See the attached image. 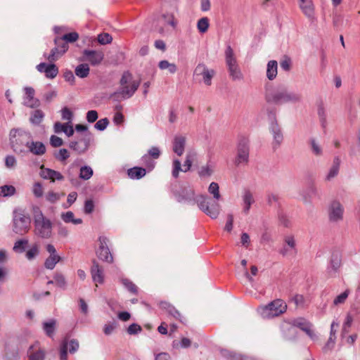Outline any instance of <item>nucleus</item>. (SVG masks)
Here are the masks:
<instances>
[{
	"label": "nucleus",
	"mask_w": 360,
	"mask_h": 360,
	"mask_svg": "<svg viewBox=\"0 0 360 360\" xmlns=\"http://www.w3.org/2000/svg\"><path fill=\"white\" fill-rule=\"evenodd\" d=\"M174 195L179 202L197 203L199 209L212 219L217 218L219 214L221 206L218 202L206 195L195 197L194 191L190 186L181 188L174 192Z\"/></svg>",
	"instance_id": "f257e3e1"
},
{
	"label": "nucleus",
	"mask_w": 360,
	"mask_h": 360,
	"mask_svg": "<svg viewBox=\"0 0 360 360\" xmlns=\"http://www.w3.org/2000/svg\"><path fill=\"white\" fill-rule=\"evenodd\" d=\"M265 99L267 103L281 105L285 103H296L301 101L300 94L290 91L284 86H279L275 89H266Z\"/></svg>",
	"instance_id": "f03ea898"
},
{
	"label": "nucleus",
	"mask_w": 360,
	"mask_h": 360,
	"mask_svg": "<svg viewBox=\"0 0 360 360\" xmlns=\"http://www.w3.org/2000/svg\"><path fill=\"white\" fill-rule=\"evenodd\" d=\"M133 76L129 71H125L120 81L121 87L110 95L114 101H120L131 98L138 89L140 81H133Z\"/></svg>",
	"instance_id": "7ed1b4c3"
},
{
	"label": "nucleus",
	"mask_w": 360,
	"mask_h": 360,
	"mask_svg": "<svg viewBox=\"0 0 360 360\" xmlns=\"http://www.w3.org/2000/svg\"><path fill=\"white\" fill-rule=\"evenodd\" d=\"M32 136L30 131L20 129H13L10 131V142L13 151L18 154H26Z\"/></svg>",
	"instance_id": "20e7f679"
},
{
	"label": "nucleus",
	"mask_w": 360,
	"mask_h": 360,
	"mask_svg": "<svg viewBox=\"0 0 360 360\" xmlns=\"http://www.w3.org/2000/svg\"><path fill=\"white\" fill-rule=\"evenodd\" d=\"M32 214L35 234L42 238H49L52 236V223L46 218L38 206L32 207Z\"/></svg>",
	"instance_id": "39448f33"
},
{
	"label": "nucleus",
	"mask_w": 360,
	"mask_h": 360,
	"mask_svg": "<svg viewBox=\"0 0 360 360\" xmlns=\"http://www.w3.org/2000/svg\"><path fill=\"white\" fill-rule=\"evenodd\" d=\"M78 39L79 34L75 32L65 34L62 37H56L54 39V43L56 45H58L61 50L58 52V49H52L50 54L46 56V59L51 63L57 60L68 51L69 48L68 42L73 43Z\"/></svg>",
	"instance_id": "423d86ee"
},
{
	"label": "nucleus",
	"mask_w": 360,
	"mask_h": 360,
	"mask_svg": "<svg viewBox=\"0 0 360 360\" xmlns=\"http://www.w3.org/2000/svg\"><path fill=\"white\" fill-rule=\"evenodd\" d=\"M13 231L19 235L28 232L31 226V219L23 211H15L13 219Z\"/></svg>",
	"instance_id": "0eeeda50"
},
{
	"label": "nucleus",
	"mask_w": 360,
	"mask_h": 360,
	"mask_svg": "<svg viewBox=\"0 0 360 360\" xmlns=\"http://www.w3.org/2000/svg\"><path fill=\"white\" fill-rule=\"evenodd\" d=\"M286 309L285 302L281 299H277L261 307V314L264 318L270 319L283 314Z\"/></svg>",
	"instance_id": "6e6552de"
},
{
	"label": "nucleus",
	"mask_w": 360,
	"mask_h": 360,
	"mask_svg": "<svg viewBox=\"0 0 360 360\" xmlns=\"http://www.w3.org/2000/svg\"><path fill=\"white\" fill-rule=\"evenodd\" d=\"M344 207L338 200L332 201L328 209L330 222L338 223L343 219Z\"/></svg>",
	"instance_id": "1a4fd4ad"
},
{
	"label": "nucleus",
	"mask_w": 360,
	"mask_h": 360,
	"mask_svg": "<svg viewBox=\"0 0 360 360\" xmlns=\"http://www.w3.org/2000/svg\"><path fill=\"white\" fill-rule=\"evenodd\" d=\"M99 247L96 250L97 257L103 262L112 263L113 257L108 246V238L105 236H100L98 238Z\"/></svg>",
	"instance_id": "9d476101"
},
{
	"label": "nucleus",
	"mask_w": 360,
	"mask_h": 360,
	"mask_svg": "<svg viewBox=\"0 0 360 360\" xmlns=\"http://www.w3.org/2000/svg\"><path fill=\"white\" fill-rule=\"evenodd\" d=\"M215 71L213 69H209L204 63H199L195 68L193 77H202V81L207 86L212 84V79L215 75Z\"/></svg>",
	"instance_id": "9b49d317"
},
{
	"label": "nucleus",
	"mask_w": 360,
	"mask_h": 360,
	"mask_svg": "<svg viewBox=\"0 0 360 360\" xmlns=\"http://www.w3.org/2000/svg\"><path fill=\"white\" fill-rule=\"evenodd\" d=\"M269 117L271 120L269 129L274 137V148L278 147L283 140V136L281 127L276 121L275 112H269Z\"/></svg>",
	"instance_id": "f8f14e48"
},
{
	"label": "nucleus",
	"mask_w": 360,
	"mask_h": 360,
	"mask_svg": "<svg viewBox=\"0 0 360 360\" xmlns=\"http://www.w3.org/2000/svg\"><path fill=\"white\" fill-rule=\"evenodd\" d=\"M249 159V143L248 140L243 138L239 141L237 148V157L236 164H246Z\"/></svg>",
	"instance_id": "ddd939ff"
},
{
	"label": "nucleus",
	"mask_w": 360,
	"mask_h": 360,
	"mask_svg": "<svg viewBox=\"0 0 360 360\" xmlns=\"http://www.w3.org/2000/svg\"><path fill=\"white\" fill-rule=\"evenodd\" d=\"M104 54L102 51L88 50L83 51V60H86L93 66L99 65L103 60Z\"/></svg>",
	"instance_id": "4468645a"
},
{
	"label": "nucleus",
	"mask_w": 360,
	"mask_h": 360,
	"mask_svg": "<svg viewBox=\"0 0 360 360\" xmlns=\"http://www.w3.org/2000/svg\"><path fill=\"white\" fill-rule=\"evenodd\" d=\"M292 326L300 328L311 339L315 340L316 336L312 330V324L304 318H297L292 321Z\"/></svg>",
	"instance_id": "2eb2a0df"
},
{
	"label": "nucleus",
	"mask_w": 360,
	"mask_h": 360,
	"mask_svg": "<svg viewBox=\"0 0 360 360\" xmlns=\"http://www.w3.org/2000/svg\"><path fill=\"white\" fill-rule=\"evenodd\" d=\"M24 90L25 92L24 105L31 108H37L40 106V101L34 98V89L32 87L27 86Z\"/></svg>",
	"instance_id": "dca6fc26"
},
{
	"label": "nucleus",
	"mask_w": 360,
	"mask_h": 360,
	"mask_svg": "<svg viewBox=\"0 0 360 360\" xmlns=\"http://www.w3.org/2000/svg\"><path fill=\"white\" fill-rule=\"evenodd\" d=\"M192 165V158L191 155H187L186 160L184 164V169H181V164L179 160H174L173 161V170H172V176L174 178H177L179 176V173L180 171L184 172H188Z\"/></svg>",
	"instance_id": "f3484780"
},
{
	"label": "nucleus",
	"mask_w": 360,
	"mask_h": 360,
	"mask_svg": "<svg viewBox=\"0 0 360 360\" xmlns=\"http://www.w3.org/2000/svg\"><path fill=\"white\" fill-rule=\"evenodd\" d=\"M91 274L92 280L95 283L102 284L104 282V270L95 259L92 262L91 267Z\"/></svg>",
	"instance_id": "a211bd4d"
},
{
	"label": "nucleus",
	"mask_w": 360,
	"mask_h": 360,
	"mask_svg": "<svg viewBox=\"0 0 360 360\" xmlns=\"http://www.w3.org/2000/svg\"><path fill=\"white\" fill-rule=\"evenodd\" d=\"M41 176L45 179H50L51 181L54 182L56 180L63 181L64 179V176L58 171L45 168L44 165L41 167Z\"/></svg>",
	"instance_id": "6ab92c4d"
},
{
	"label": "nucleus",
	"mask_w": 360,
	"mask_h": 360,
	"mask_svg": "<svg viewBox=\"0 0 360 360\" xmlns=\"http://www.w3.org/2000/svg\"><path fill=\"white\" fill-rule=\"evenodd\" d=\"M27 150V153H30L37 156H41L46 152L45 145L41 141H34L33 139H32Z\"/></svg>",
	"instance_id": "aec40b11"
},
{
	"label": "nucleus",
	"mask_w": 360,
	"mask_h": 360,
	"mask_svg": "<svg viewBox=\"0 0 360 360\" xmlns=\"http://www.w3.org/2000/svg\"><path fill=\"white\" fill-rule=\"evenodd\" d=\"M299 6L308 18H314V6L311 0H299Z\"/></svg>",
	"instance_id": "412c9836"
},
{
	"label": "nucleus",
	"mask_w": 360,
	"mask_h": 360,
	"mask_svg": "<svg viewBox=\"0 0 360 360\" xmlns=\"http://www.w3.org/2000/svg\"><path fill=\"white\" fill-rule=\"evenodd\" d=\"M158 306L161 309L165 311L169 316H172L174 319L181 321V314L169 302H166V301H160L158 303Z\"/></svg>",
	"instance_id": "4be33fe9"
},
{
	"label": "nucleus",
	"mask_w": 360,
	"mask_h": 360,
	"mask_svg": "<svg viewBox=\"0 0 360 360\" xmlns=\"http://www.w3.org/2000/svg\"><path fill=\"white\" fill-rule=\"evenodd\" d=\"M186 145V137L181 135L176 136L173 141V151L179 156L183 155Z\"/></svg>",
	"instance_id": "5701e85b"
},
{
	"label": "nucleus",
	"mask_w": 360,
	"mask_h": 360,
	"mask_svg": "<svg viewBox=\"0 0 360 360\" xmlns=\"http://www.w3.org/2000/svg\"><path fill=\"white\" fill-rule=\"evenodd\" d=\"M341 266V257L338 252L333 253L330 259V266L328 268V274L334 276Z\"/></svg>",
	"instance_id": "b1692460"
},
{
	"label": "nucleus",
	"mask_w": 360,
	"mask_h": 360,
	"mask_svg": "<svg viewBox=\"0 0 360 360\" xmlns=\"http://www.w3.org/2000/svg\"><path fill=\"white\" fill-rule=\"evenodd\" d=\"M19 350L16 346L6 345L4 360H19Z\"/></svg>",
	"instance_id": "393cba45"
},
{
	"label": "nucleus",
	"mask_w": 360,
	"mask_h": 360,
	"mask_svg": "<svg viewBox=\"0 0 360 360\" xmlns=\"http://www.w3.org/2000/svg\"><path fill=\"white\" fill-rule=\"evenodd\" d=\"M54 131L56 133L64 132L68 137L71 136L74 134L73 127L69 125V123L62 124L57 122L54 124Z\"/></svg>",
	"instance_id": "a878e982"
},
{
	"label": "nucleus",
	"mask_w": 360,
	"mask_h": 360,
	"mask_svg": "<svg viewBox=\"0 0 360 360\" xmlns=\"http://www.w3.org/2000/svg\"><path fill=\"white\" fill-rule=\"evenodd\" d=\"M146 174V171L143 167H134L127 170L128 176L132 179H140Z\"/></svg>",
	"instance_id": "bb28decb"
},
{
	"label": "nucleus",
	"mask_w": 360,
	"mask_h": 360,
	"mask_svg": "<svg viewBox=\"0 0 360 360\" xmlns=\"http://www.w3.org/2000/svg\"><path fill=\"white\" fill-rule=\"evenodd\" d=\"M278 63L276 60H270L267 63L266 77L269 80H273L277 75Z\"/></svg>",
	"instance_id": "cd10ccee"
},
{
	"label": "nucleus",
	"mask_w": 360,
	"mask_h": 360,
	"mask_svg": "<svg viewBox=\"0 0 360 360\" xmlns=\"http://www.w3.org/2000/svg\"><path fill=\"white\" fill-rule=\"evenodd\" d=\"M56 321L55 319H50L48 321L43 323V330L46 335L52 338L54 335L56 330Z\"/></svg>",
	"instance_id": "c85d7f7f"
},
{
	"label": "nucleus",
	"mask_w": 360,
	"mask_h": 360,
	"mask_svg": "<svg viewBox=\"0 0 360 360\" xmlns=\"http://www.w3.org/2000/svg\"><path fill=\"white\" fill-rule=\"evenodd\" d=\"M61 259V257L58 255L56 253L53 255H49V256L46 259L44 262V266L47 269H53L56 264L59 262Z\"/></svg>",
	"instance_id": "c756f323"
},
{
	"label": "nucleus",
	"mask_w": 360,
	"mask_h": 360,
	"mask_svg": "<svg viewBox=\"0 0 360 360\" xmlns=\"http://www.w3.org/2000/svg\"><path fill=\"white\" fill-rule=\"evenodd\" d=\"M243 212L245 214H248L249 212V210L250 209L251 205L255 202L252 194L250 191H245L243 197Z\"/></svg>",
	"instance_id": "7c9ffc66"
},
{
	"label": "nucleus",
	"mask_w": 360,
	"mask_h": 360,
	"mask_svg": "<svg viewBox=\"0 0 360 360\" xmlns=\"http://www.w3.org/2000/svg\"><path fill=\"white\" fill-rule=\"evenodd\" d=\"M226 63L228 68L238 65L236 58L234 56L233 51L230 46H229L225 51Z\"/></svg>",
	"instance_id": "2f4dec72"
},
{
	"label": "nucleus",
	"mask_w": 360,
	"mask_h": 360,
	"mask_svg": "<svg viewBox=\"0 0 360 360\" xmlns=\"http://www.w3.org/2000/svg\"><path fill=\"white\" fill-rule=\"evenodd\" d=\"M61 219L65 223H72L73 224H80L82 223V219H75L74 213L71 211L63 212L61 214Z\"/></svg>",
	"instance_id": "473e14b6"
},
{
	"label": "nucleus",
	"mask_w": 360,
	"mask_h": 360,
	"mask_svg": "<svg viewBox=\"0 0 360 360\" xmlns=\"http://www.w3.org/2000/svg\"><path fill=\"white\" fill-rule=\"evenodd\" d=\"M89 67L86 63H82L77 65L75 70V75L80 78H85L89 74Z\"/></svg>",
	"instance_id": "72a5a7b5"
},
{
	"label": "nucleus",
	"mask_w": 360,
	"mask_h": 360,
	"mask_svg": "<svg viewBox=\"0 0 360 360\" xmlns=\"http://www.w3.org/2000/svg\"><path fill=\"white\" fill-rule=\"evenodd\" d=\"M340 160L338 158H335L333 160V163L332 167H330L328 175L326 176V179L330 181L331 179L336 176L339 172Z\"/></svg>",
	"instance_id": "f704fd0d"
},
{
	"label": "nucleus",
	"mask_w": 360,
	"mask_h": 360,
	"mask_svg": "<svg viewBox=\"0 0 360 360\" xmlns=\"http://www.w3.org/2000/svg\"><path fill=\"white\" fill-rule=\"evenodd\" d=\"M229 76L233 81L241 80L243 78V75L238 67V65L232 66L228 68Z\"/></svg>",
	"instance_id": "c9c22d12"
},
{
	"label": "nucleus",
	"mask_w": 360,
	"mask_h": 360,
	"mask_svg": "<svg viewBox=\"0 0 360 360\" xmlns=\"http://www.w3.org/2000/svg\"><path fill=\"white\" fill-rule=\"evenodd\" d=\"M158 67L161 70L167 69L169 73L174 74L176 72L177 68L174 63H170L168 60H163L159 62Z\"/></svg>",
	"instance_id": "e433bc0d"
},
{
	"label": "nucleus",
	"mask_w": 360,
	"mask_h": 360,
	"mask_svg": "<svg viewBox=\"0 0 360 360\" xmlns=\"http://www.w3.org/2000/svg\"><path fill=\"white\" fill-rule=\"evenodd\" d=\"M44 113L41 110H35L31 114L30 121L34 124H39L43 120Z\"/></svg>",
	"instance_id": "4c0bfd02"
},
{
	"label": "nucleus",
	"mask_w": 360,
	"mask_h": 360,
	"mask_svg": "<svg viewBox=\"0 0 360 360\" xmlns=\"http://www.w3.org/2000/svg\"><path fill=\"white\" fill-rule=\"evenodd\" d=\"M94 174L92 168L89 166H82L79 170V178L83 180H89Z\"/></svg>",
	"instance_id": "58836bf2"
},
{
	"label": "nucleus",
	"mask_w": 360,
	"mask_h": 360,
	"mask_svg": "<svg viewBox=\"0 0 360 360\" xmlns=\"http://www.w3.org/2000/svg\"><path fill=\"white\" fill-rule=\"evenodd\" d=\"M309 144L312 153L316 156H321L323 154V150L319 143L314 138L309 139Z\"/></svg>",
	"instance_id": "ea45409f"
},
{
	"label": "nucleus",
	"mask_w": 360,
	"mask_h": 360,
	"mask_svg": "<svg viewBox=\"0 0 360 360\" xmlns=\"http://www.w3.org/2000/svg\"><path fill=\"white\" fill-rule=\"evenodd\" d=\"M69 147L77 152L78 154H82L85 153L87 150L86 149V146H84L82 144V142H79V141H70L69 143Z\"/></svg>",
	"instance_id": "a19ab883"
},
{
	"label": "nucleus",
	"mask_w": 360,
	"mask_h": 360,
	"mask_svg": "<svg viewBox=\"0 0 360 360\" xmlns=\"http://www.w3.org/2000/svg\"><path fill=\"white\" fill-rule=\"evenodd\" d=\"M58 74V68L53 63L49 64V66H47V68H46L45 76L47 78L53 79L57 76Z\"/></svg>",
	"instance_id": "79ce46f5"
},
{
	"label": "nucleus",
	"mask_w": 360,
	"mask_h": 360,
	"mask_svg": "<svg viewBox=\"0 0 360 360\" xmlns=\"http://www.w3.org/2000/svg\"><path fill=\"white\" fill-rule=\"evenodd\" d=\"M53 279L56 286L62 289H65L67 283L65 276L62 274L56 273Z\"/></svg>",
	"instance_id": "37998d69"
},
{
	"label": "nucleus",
	"mask_w": 360,
	"mask_h": 360,
	"mask_svg": "<svg viewBox=\"0 0 360 360\" xmlns=\"http://www.w3.org/2000/svg\"><path fill=\"white\" fill-rule=\"evenodd\" d=\"M210 26L209 19L207 17L200 18L197 23V28L201 33H205L207 31Z\"/></svg>",
	"instance_id": "c03bdc74"
},
{
	"label": "nucleus",
	"mask_w": 360,
	"mask_h": 360,
	"mask_svg": "<svg viewBox=\"0 0 360 360\" xmlns=\"http://www.w3.org/2000/svg\"><path fill=\"white\" fill-rule=\"evenodd\" d=\"M160 155V151L157 147H152L149 150L148 155L143 156L142 159L144 162H147L150 157L154 159H158Z\"/></svg>",
	"instance_id": "a18cd8bd"
},
{
	"label": "nucleus",
	"mask_w": 360,
	"mask_h": 360,
	"mask_svg": "<svg viewBox=\"0 0 360 360\" xmlns=\"http://www.w3.org/2000/svg\"><path fill=\"white\" fill-rule=\"evenodd\" d=\"M208 191L210 193L213 195L214 200L217 202L216 200H219L221 197L219 193V187L217 183L212 182L208 188Z\"/></svg>",
	"instance_id": "49530a36"
},
{
	"label": "nucleus",
	"mask_w": 360,
	"mask_h": 360,
	"mask_svg": "<svg viewBox=\"0 0 360 360\" xmlns=\"http://www.w3.org/2000/svg\"><path fill=\"white\" fill-rule=\"evenodd\" d=\"M15 192V188L11 185H5L0 187V195L3 196H11Z\"/></svg>",
	"instance_id": "de8ad7c7"
},
{
	"label": "nucleus",
	"mask_w": 360,
	"mask_h": 360,
	"mask_svg": "<svg viewBox=\"0 0 360 360\" xmlns=\"http://www.w3.org/2000/svg\"><path fill=\"white\" fill-rule=\"evenodd\" d=\"M28 244V240L26 239H21L17 240L13 248V251L16 252H22L25 250V246Z\"/></svg>",
	"instance_id": "09e8293b"
},
{
	"label": "nucleus",
	"mask_w": 360,
	"mask_h": 360,
	"mask_svg": "<svg viewBox=\"0 0 360 360\" xmlns=\"http://www.w3.org/2000/svg\"><path fill=\"white\" fill-rule=\"evenodd\" d=\"M122 283L123 285L131 292L134 294H136L138 292V288L136 285L128 278H122Z\"/></svg>",
	"instance_id": "8fccbe9b"
},
{
	"label": "nucleus",
	"mask_w": 360,
	"mask_h": 360,
	"mask_svg": "<svg viewBox=\"0 0 360 360\" xmlns=\"http://www.w3.org/2000/svg\"><path fill=\"white\" fill-rule=\"evenodd\" d=\"M68 343L67 340H64L60 346V360H68Z\"/></svg>",
	"instance_id": "3c124183"
},
{
	"label": "nucleus",
	"mask_w": 360,
	"mask_h": 360,
	"mask_svg": "<svg viewBox=\"0 0 360 360\" xmlns=\"http://www.w3.org/2000/svg\"><path fill=\"white\" fill-rule=\"evenodd\" d=\"M349 294V290H346L343 292H342L340 295L337 296L335 300H333V304L334 305H339L341 304H343L347 298L348 297V295Z\"/></svg>",
	"instance_id": "603ef678"
},
{
	"label": "nucleus",
	"mask_w": 360,
	"mask_h": 360,
	"mask_svg": "<svg viewBox=\"0 0 360 360\" xmlns=\"http://www.w3.org/2000/svg\"><path fill=\"white\" fill-rule=\"evenodd\" d=\"M112 41V37L108 33H102L98 36V41L102 45L110 44Z\"/></svg>",
	"instance_id": "864d4df0"
},
{
	"label": "nucleus",
	"mask_w": 360,
	"mask_h": 360,
	"mask_svg": "<svg viewBox=\"0 0 360 360\" xmlns=\"http://www.w3.org/2000/svg\"><path fill=\"white\" fill-rule=\"evenodd\" d=\"M54 156L57 160L63 162L70 157V153L67 149L61 148L57 153L54 154Z\"/></svg>",
	"instance_id": "5fc2aeb1"
},
{
	"label": "nucleus",
	"mask_w": 360,
	"mask_h": 360,
	"mask_svg": "<svg viewBox=\"0 0 360 360\" xmlns=\"http://www.w3.org/2000/svg\"><path fill=\"white\" fill-rule=\"evenodd\" d=\"M39 252L38 245L35 244L26 252V257L27 259L32 260L39 255Z\"/></svg>",
	"instance_id": "6e6d98bb"
},
{
	"label": "nucleus",
	"mask_w": 360,
	"mask_h": 360,
	"mask_svg": "<svg viewBox=\"0 0 360 360\" xmlns=\"http://www.w3.org/2000/svg\"><path fill=\"white\" fill-rule=\"evenodd\" d=\"M45 353L43 350L39 349L29 355V360H44Z\"/></svg>",
	"instance_id": "4d7b16f0"
},
{
	"label": "nucleus",
	"mask_w": 360,
	"mask_h": 360,
	"mask_svg": "<svg viewBox=\"0 0 360 360\" xmlns=\"http://www.w3.org/2000/svg\"><path fill=\"white\" fill-rule=\"evenodd\" d=\"M60 198V194L53 191H49L46 195V199L51 203H55Z\"/></svg>",
	"instance_id": "13d9d810"
},
{
	"label": "nucleus",
	"mask_w": 360,
	"mask_h": 360,
	"mask_svg": "<svg viewBox=\"0 0 360 360\" xmlns=\"http://www.w3.org/2000/svg\"><path fill=\"white\" fill-rule=\"evenodd\" d=\"M284 242L287 246L296 252V243L293 236H285Z\"/></svg>",
	"instance_id": "bf43d9fd"
},
{
	"label": "nucleus",
	"mask_w": 360,
	"mask_h": 360,
	"mask_svg": "<svg viewBox=\"0 0 360 360\" xmlns=\"http://www.w3.org/2000/svg\"><path fill=\"white\" fill-rule=\"evenodd\" d=\"M109 124V120L108 118H103L99 120L94 125V127L99 130V131H103L106 129L107 126Z\"/></svg>",
	"instance_id": "052dcab7"
},
{
	"label": "nucleus",
	"mask_w": 360,
	"mask_h": 360,
	"mask_svg": "<svg viewBox=\"0 0 360 360\" xmlns=\"http://www.w3.org/2000/svg\"><path fill=\"white\" fill-rule=\"evenodd\" d=\"M281 68L285 71H289L291 67V59L285 56L280 63Z\"/></svg>",
	"instance_id": "680f3d73"
},
{
	"label": "nucleus",
	"mask_w": 360,
	"mask_h": 360,
	"mask_svg": "<svg viewBox=\"0 0 360 360\" xmlns=\"http://www.w3.org/2000/svg\"><path fill=\"white\" fill-rule=\"evenodd\" d=\"M50 144L54 148L60 147L63 144V141L61 138L52 135L50 137Z\"/></svg>",
	"instance_id": "e2e57ef3"
},
{
	"label": "nucleus",
	"mask_w": 360,
	"mask_h": 360,
	"mask_svg": "<svg viewBox=\"0 0 360 360\" xmlns=\"http://www.w3.org/2000/svg\"><path fill=\"white\" fill-rule=\"evenodd\" d=\"M62 119L64 120H68V123H70L72 119L73 115L71 110L65 107L62 109Z\"/></svg>",
	"instance_id": "0e129e2a"
},
{
	"label": "nucleus",
	"mask_w": 360,
	"mask_h": 360,
	"mask_svg": "<svg viewBox=\"0 0 360 360\" xmlns=\"http://www.w3.org/2000/svg\"><path fill=\"white\" fill-rule=\"evenodd\" d=\"M32 191L35 197L41 198L43 195L42 185L39 182L35 183L33 186Z\"/></svg>",
	"instance_id": "69168bd1"
},
{
	"label": "nucleus",
	"mask_w": 360,
	"mask_h": 360,
	"mask_svg": "<svg viewBox=\"0 0 360 360\" xmlns=\"http://www.w3.org/2000/svg\"><path fill=\"white\" fill-rule=\"evenodd\" d=\"M142 330L141 327L136 324V323H132L131 324L128 328H127V333L129 335H136L140 333Z\"/></svg>",
	"instance_id": "338daca9"
},
{
	"label": "nucleus",
	"mask_w": 360,
	"mask_h": 360,
	"mask_svg": "<svg viewBox=\"0 0 360 360\" xmlns=\"http://www.w3.org/2000/svg\"><path fill=\"white\" fill-rule=\"evenodd\" d=\"M16 159L13 155H7L5 158V165L8 168H13L16 165Z\"/></svg>",
	"instance_id": "774afa93"
}]
</instances>
